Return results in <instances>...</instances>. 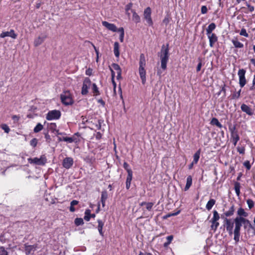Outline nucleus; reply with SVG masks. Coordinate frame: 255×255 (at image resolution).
Segmentation results:
<instances>
[{"label":"nucleus","mask_w":255,"mask_h":255,"mask_svg":"<svg viewBox=\"0 0 255 255\" xmlns=\"http://www.w3.org/2000/svg\"><path fill=\"white\" fill-rule=\"evenodd\" d=\"M243 224H244L245 228H246L248 226L251 229L254 228L251 224L250 221L248 219H246V218L244 219H241L240 221L235 224L234 240L235 241L236 244H237L240 241L241 236L240 231Z\"/></svg>","instance_id":"1"},{"label":"nucleus","mask_w":255,"mask_h":255,"mask_svg":"<svg viewBox=\"0 0 255 255\" xmlns=\"http://www.w3.org/2000/svg\"><path fill=\"white\" fill-rule=\"evenodd\" d=\"M161 60V67L163 70H165L167 67V63L169 60V44L163 45L160 52L158 53Z\"/></svg>","instance_id":"2"},{"label":"nucleus","mask_w":255,"mask_h":255,"mask_svg":"<svg viewBox=\"0 0 255 255\" xmlns=\"http://www.w3.org/2000/svg\"><path fill=\"white\" fill-rule=\"evenodd\" d=\"M28 162L31 164L37 165H44L47 162V159L44 155L40 156V158L34 157L33 158H29L27 159Z\"/></svg>","instance_id":"3"},{"label":"nucleus","mask_w":255,"mask_h":255,"mask_svg":"<svg viewBox=\"0 0 255 255\" xmlns=\"http://www.w3.org/2000/svg\"><path fill=\"white\" fill-rule=\"evenodd\" d=\"M62 103L65 105H71L73 103V100L69 91L63 92L60 96Z\"/></svg>","instance_id":"4"},{"label":"nucleus","mask_w":255,"mask_h":255,"mask_svg":"<svg viewBox=\"0 0 255 255\" xmlns=\"http://www.w3.org/2000/svg\"><path fill=\"white\" fill-rule=\"evenodd\" d=\"M61 114L60 111L54 110L50 111L46 114V119L48 121L58 120L61 117Z\"/></svg>","instance_id":"5"},{"label":"nucleus","mask_w":255,"mask_h":255,"mask_svg":"<svg viewBox=\"0 0 255 255\" xmlns=\"http://www.w3.org/2000/svg\"><path fill=\"white\" fill-rule=\"evenodd\" d=\"M237 214V216L234 219L235 224L240 221L241 219H244L249 216V214L242 207L238 209Z\"/></svg>","instance_id":"6"},{"label":"nucleus","mask_w":255,"mask_h":255,"mask_svg":"<svg viewBox=\"0 0 255 255\" xmlns=\"http://www.w3.org/2000/svg\"><path fill=\"white\" fill-rule=\"evenodd\" d=\"M91 81L89 78H85L84 80L81 90L82 95H86L88 93V90L91 85Z\"/></svg>","instance_id":"7"},{"label":"nucleus","mask_w":255,"mask_h":255,"mask_svg":"<svg viewBox=\"0 0 255 255\" xmlns=\"http://www.w3.org/2000/svg\"><path fill=\"white\" fill-rule=\"evenodd\" d=\"M246 72V71L244 69H240L238 72V75L239 78V85L241 88L244 87L247 83V81L245 78Z\"/></svg>","instance_id":"8"},{"label":"nucleus","mask_w":255,"mask_h":255,"mask_svg":"<svg viewBox=\"0 0 255 255\" xmlns=\"http://www.w3.org/2000/svg\"><path fill=\"white\" fill-rule=\"evenodd\" d=\"M151 10L149 7L146 8L144 10V18L146 20L147 24L149 26L153 24V22L151 17Z\"/></svg>","instance_id":"9"},{"label":"nucleus","mask_w":255,"mask_h":255,"mask_svg":"<svg viewBox=\"0 0 255 255\" xmlns=\"http://www.w3.org/2000/svg\"><path fill=\"white\" fill-rule=\"evenodd\" d=\"M102 25L107 28L109 30L112 32H117L118 30L117 27L113 23H110L106 21L102 22Z\"/></svg>","instance_id":"10"},{"label":"nucleus","mask_w":255,"mask_h":255,"mask_svg":"<svg viewBox=\"0 0 255 255\" xmlns=\"http://www.w3.org/2000/svg\"><path fill=\"white\" fill-rule=\"evenodd\" d=\"M235 212V206L234 205H232L229 210L225 212H224L223 214L221 215V217L223 219H225V218H227V217H231L233 216Z\"/></svg>","instance_id":"11"},{"label":"nucleus","mask_w":255,"mask_h":255,"mask_svg":"<svg viewBox=\"0 0 255 255\" xmlns=\"http://www.w3.org/2000/svg\"><path fill=\"white\" fill-rule=\"evenodd\" d=\"M9 36L13 39H16L17 34L14 32L13 29H11L9 31L2 32L0 34V37L4 38L5 37Z\"/></svg>","instance_id":"12"},{"label":"nucleus","mask_w":255,"mask_h":255,"mask_svg":"<svg viewBox=\"0 0 255 255\" xmlns=\"http://www.w3.org/2000/svg\"><path fill=\"white\" fill-rule=\"evenodd\" d=\"M209 40V45L211 47H213L216 42L218 41V37L216 34H207Z\"/></svg>","instance_id":"13"},{"label":"nucleus","mask_w":255,"mask_h":255,"mask_svg":"<svg viewBox=\"0 0 255 255\" xmlns=\"http://www.w3.org/2000/svg\"><path fill=\"white\" fill-rule=\"evenodd\" d=\"M73 164V159L71 157H66L63 161L62 165L66 169L70 168Z\"/></svg>","instance_id":"14"},{"label":"nucleus","mask_w":255,"mask_h":255,"mask_svg":"<svg viewBox=\"0 0 255 255\" xmlns=\"http://www.w3.org/2000/svg\"><path fill=\"white\" fill-rule=\"evenodd\" d=\"M46 38L47 35L46 34H41L39 35L38 37L35 39L34 41V45L35 47L40 45L44 42Z\"/></svg>","instance_id":"15"},{"label":"nucleus","mask_w":255,"mask_h":255,"mask_svg":"<svg viewBox=\"0 0 255 255\" xmlns=\"http://www.w3.org/2000/svg\"><path fill=\"white\" fill-rule=\"evenodd\" d=\"M224 223L226 229H233L235 224L234 220L233 221L231 219L225 218L224 219Z\"/></svg>","instance_id":"16"},{"label":"nucleus","mask_w":255,"mask_h":255,"mask_svg":"<svg viewBox=\"0 0 255 255\" xmlns=\"http://www.w3.org/2000/svg\"><path fill=\"white\" fill-rule=\"evenodd\" d=\"M241 110L246 113L247 115L249 116H252L253 115V112L252 109L248 105L243 104L241 107Z\"/></svg>","instance_id":"17"},{"label":"nucleus","mask_w":255,"mask_h":255,"mask_svg":"<svg viewBox=\"0 0 255 255\" xmlns=\"http://www.w3.org/2000/svg\"><path fill=\"white\" fill-rule=\"evenodd\" d=\"M139 74L142 84H144L146 82V71L144 67H139Z\"/></svg>","instance_id":"18"},{"label":"nucleus","mask_w":255,"mask_h":255,"mask_svg":"<svg viewBox=\"0 0 255 255\" xmlns=\"http://www.w3.org/2000/svg\"><path fill=\"white\" fill-rule=\"evenodd\" d=\"M112 66L114 70H115L116 71H117V79H119L121 78V74H122V70H121V69L120 66L118 64H116V63H113L112 65Z\"/></svg>","instance_id":"19"},{"label":"nucleus","mask_w":255,"mask_h":255,"mask_svg":"<svg viewBox=\"0 0 255 255\" xmlns=\"http://www.w3.org/2000/svg\"><path fill=\"white\" fill-rule=\"evenodd\" d=\"M97 222L98 223L97 228L99 232V234L101 236H103L104 232H103V228L104 225V222L100 219L98 220Z\"/></svg>","instance_id":"20"},{"label":"nucleus","mask_w":255,"mask_h":255,"mask_svg":"<svg viewBox=\"0 0 255 255\" xmlns=\"http://www.w3.org/2000/svg\"><path fill=\"white\" fill-rule=\"evenodd\" d=\"M216 25L214 23H210L206 28V34H213V31L216 28Z\"/></svg>","instance_id":"21"},{"label":"nucleus","mask_w":255,"mask_h":255,"mask_svg":"<svg viewBox=\"0 0 255 255\" xmlns=\"http://www.w3.org/2000/svg\"><path fill=\"white\" fill-rule=\"evenodd\" d=\"M120 45L118 42H115L114 45V53L115 56L117 58L119 57L120 51H119Z\"/></svg>","instance_id":"22"},{"label":"nucleus","mask_w":255,"mask_h":255,"mask_svg":"<svg viewBox=\"0 0 255 255\" xmlns=\"http://www.w3.org/2000/svg\"><path fill=\"white\" fill-rule=\"evenodd\" d=\"M139 67H145L146 65V60L144 55L142 53L140 55L139 58Z\"/></svg>","instance_id":"23"},{"label":"nucleus","mask_w":255,"mask_h":255,"mask_svg":"<svg viewBox=\"0 0 255 255\" xmlns=\"http://www.w3.org/2000/svg\"><path fill=\"white\" fill-rule=\"evenodd\" d=\"M35 251V248L33 246L26 245L25 247V252L26 255H29L31 254L32 252Z\"/></svg>","instance_id":"24"},{"label":"nucleus","mask_w":255,"mask_h":255,"mask_svg":"<svg viewBox=\"0 0 255 255\" xmlns=\"http://www.w3.org/2000/svg\"><path fill=\"white\" fill-rule=\"evenodd\" d=\"M192 183V178L191 176L189 175L187 178L186 184L184 188L185 191H187L191 187Z\"/></svg>","instance_id":"25"},{"label":"nucleus","mask_w":255,"mask_h":255,"mask_svg":"<svg viewBox=\"0 0 255 255\" xmlns=\"http://www.w3.org/2000/svg\"><path fill=\"white\" fill-rule=\"evenodd\" d=\"M215 203L216 201L215 199H210L206 205V209L209 211L212 208L213 206L215 205Z\"/></svg>","instance_id":"26"},{"label":"nucleus","mask_w":255,"mask_h":255,"mask_svg":"<svg viewBox=\"0 0 255 255\" xmlns=\"http://www.w3.org/2000/svg\"><path fill=\"white\" fill-rule=\"evenodd\" d=\"M132 12V20L135 23H138L140 21V18L137 13L134 10L131 9Z\"/></svg>","instance_id":"27"},{"label":"nucleus","mask_w":255,"mask_h":255,"mask_svg":"<svg viewBox=\"0 0 255 255\" xmlns=\"http://www.w3.org/2000/svg\"><path fill=\"white\" fill-rule=\"evenodd\" d=\"M231 136L234 146H236L238 141L240 140V136L238 133L234 134H232L231 135Z\"/></svg>","instance_id":"28"},{"label":"nucleus","mask_w":255,"mask_h":255,"mask_svg":"<svg viewBox=\"0 0 255 255\" xmlns=\"http://www.w3.org/2000/svg\"><path fill=\"white\" fill-rule=\"evenodd\" d=\"M232 42L234 46L236 48H241L244 47L243 44L238 41L237 39H232Z\"/></svg>","instance_id":"29"},{"label":"nucleus","mask_w":255,"mask_h":255,"mask_svg":"<svg viewBox=\"0 0 255 255\" xmlns=\"http://www.w3.org/2000/svg\"><path fill=\"white\" fill-rule=\"evenodd\" d=\"M132 178V174H128V176L126 180V188L128 189L130 187L131 181Z\"/></svg>","instance_id":"30"},{"label":"nucleus","mask_w":255,"mask_h":255,"mask_svg":"<svg viewBox=\"0 0 255 255\" xmlns=\"http://www.w3.org/2000/svg\"><path fill=\"white\" fill-rule=\"evenodd\" d=\"M211 124L212 125H216L217 127L219 128H222V124L219 122L218 120L216 118H214L212 119L211 121Z\"/></svg>","instance_id":"31"},{"label":"nucleus","mask_w":255,"mask_h":255,"mask_svg":"<svg viewBox=\"0 0 255 255\" xmlns=\"http://www.w3.org/2000/svg\"><path fill=\"white\" fill-rule=\"evenodd\" d=\"M240 188H241L240 183L239 182H236L234 184V189H235L236 193L238 196H239L240 195Z\"/></svg>","instance_id":"32"},{"label":"nucleus","mask_w":255,"mask_h":255,"mask_svg":"<svg viewBox=\"0 0 255 255\" xmlns=\"http://www.w3.org/2000/svg\"><path fill=\"white\" fill-rule=\"evenodd\" d=\"M200 149H199L198 151H197L195 154L193 155V163H195V164L197 163L199 158H200Z\"/></svg>","instance_id":"33"},{"label":"nucleus","mask_w":255,"mask_h":255,"mask_svg":"<svg viewBox=\"0 0 255 255\" xmlns=\"http://www.w3.org/2000/svg\"><path fill=\"white\" fill-rule=\"evenodd\" d=\"M92 89L93 90V92L94 93V96H97L100 95V92L98 90V88L97 87V86L95 83L92 84Z\"/></svg>","instance_id":"34"},{"label":"nucleus","mask_w":255,"mask_h":255,"mask_svg":"<svg viewBox=\"0 0 255 255\" xmlns=\"http://www.w3.org/2000/svg\"><path fill=\"white\" fill-rule=\"evenodd\" d=\"M43 128V125H42L40 123H38L37 124V125L35 127V128L33 129V131L35 133H37L41 131Z\"/></svg>","instance_id":"35"},{"label":"nucleus","mask_w":255,"mask_h":255,"mask_svg":"<svg viewBox=\"0 0 255 255\" xmlns=\"http://www.w3.org/2000/svg\"><path fill=\"white\" fill-rule=\"evenodd\" d=\"M211 222L212 223V225L211 226V228L212 230H214V232H215L219 226V223L218 222V221H215V222H213V221L211 220Z\"/></svg>","instance_id":"36"},{"label":"nucleus","mask_w":255,"mask_h":255,"mask_svg":"<svg viewBox=\"0 0 255 255\" xmlns=\"http://www.w3.org/2000/svg\"><path fill=\"white\" fill-rule=\"evenodd\" d=\"M220 219V216L218 213V212L216 210L213 211V217L212 218L211 220L213 221V222L218 221Z\"/></svg>","instance_id":"37"},{"label":"nucleus","mask_w":255,"mask_h":255,"mask_svg":"<svg viewBox=\"0 0 255 255\" xmlns=\"http://www.w3.org/2000/svg\"><path fill=\"white\" fill-rule=\"evenodd\" d=\"M91 216V211L89 209H87L85 211L84 219L87 221H89L90 220Z\"/></svg>","instance_id":"38"},{"label":"nucleus","mask_w":255,"mask_h":255,"mask_svg":"<svg viewBox=\"0 0 255 255\" xmlns=\"http://www.w3.org/2000/svg\"><path fill=\"white\" fill-rule=\"evenodd\" d=\"M123 166H124V168L127 170V171L128 172V174H129V172H130V174H132V171L131 169L130 168L129 165H128V164L127 162H125L124 163Z\"/></svg>","instance_id":"39"},{"label":"nucleus","mask_w":255,"mask_h":255,"mask_svg":"<svg viewBox=\"0 0 255 255\" xmlns=\"http://www.w3.org/2000/svg\"><path fill=\"white\" fill-rule=\"evenodd\" d=\"M74 223L76 226H78L83 225L84 221L82 218H77L75 219Z\"/></svg>","instance_id":"40"},{"label":"nucleus","mask_w":255,"mask_h":255,"mask_svg":"<svg viewBox=\"0 0 255 255\" xmlns=\"http://www.w3.org/2000/svg\"><path fill=\"white\" fill-rule=\"evenodd\" d=\"M229 129L231 132V135L238 133V131L236 130V127L235 126H230Z\"/></svg>","instance_id":"41"},{"label":"nucleus","mask_w":255,"mask_h":255,"mask_svg":"<svg viewBox=\"0 0 255 255\" xmlns=\"http://www.w3.org/2000/svg\"><path fill=\"white\" fill-rule=\"evenodd\" d=\"M62 139H63L64 141H66L68 143H72L75 140V139L72 137H63Z\"/></svg>","instance_id":"42"},{"label":"nucleus","mask_w":255,"mask_h":255,"mask_svg":"<svg viewBox=\"0 0 255 255\" xmlns=\"http://www.w3.org/2000/svg\"><path fill=\"white\" fill-rule=\"evenodd\" d=\"M108 197V192L106 190L102 191L101 193V199L107 200Z\"/></svg>","instance_id":"43"},{"label":"nucleus","mask_w":255,"mask_h":255,"mask_svg":"<svg viewBox=\"0 0 255 255\" xmlns=\"http://www.w3.org/2000/svg\"><path fill=\"white\" fill-rule=\"evenodd\" d=\"M0 127L4 131V132L7 133H8L9 132V131H10L9 128L6 124H2L0 126Z\"/></svg>","instance_id":"44"},{"label":"nucleus","mask_w":255,"mask_h":255,"mask_svg":"<svg viewBox=\"0 0 255 255\" xmlns=\"http://www.w3.org/2000/svg\"><path fill=\"white\" fill-rule=\"evenodd\" d=\"M247 203L250 209H251L254 207V202L253 200L249 199L247 200Z\"/></svg>","instance_id":"45"},{"label":"nucleus","mask_w":255,"mask_h":255,"mask_svg":"<svg viewBox=\"0 0 255 255\" xmlns=\"http://www.w3.org/2000/svg\"><path fill=\"white\" fill-rule=\"evenodd\" d=\"M38 142V140L36 138H32L30 141V144L33 147L36 146Z\"/></svg>","instance_id":"46"},{"label":"nucleus","mask_w":255,"mask_h":255,"mask_svg":"<svg viewBox=\"0 0 255 255\" xmlns=\"http://www.w3.org/2000/svg\"><path fill=\"white\" fill-rule=\"evenodd\" d=\"M0 255H8V252L3 247L0 246Z\"/></svg>","instance_id":"47"},{"label":"nucleus","mask_w":255,"mask_h":255,"mask_svg":"<svg viewBox=\"0 0 255 255\" xmlns=\"http://www.w3.org/2000/svg\"><path fill=\"white\" fill-rule=\"evenodd\" d=\"M153 206V203L152 202H147L145 205V208L148 211H150Z\"/></svg>","instance_id":"48"},{"label":"nucleus","mask_w":255,"mask_h":255,"mask_svg":"<svg viewBox=\"0 0 255 255\" xmlns=\"http://www.w3.org/2000/svg\"><path fill=\"white\" fill-rule=\"evenodd\" d=\"M237 150L238 152H239L240 154H244L245 152V148L243 146H238L237 147Z\"/></svg>","instance_id":"49"},{"label":"nucleus","mask_w":255,"mask_h":255,"mask_svg":"<svg viewBox=\"0 0 255 255\" xmlns=\"http://www.w3.org/2000/svg\"><path fill=\"white\" fill-rule=\"evenodd\" d=\"M169 21H170V18L167 15L164 17V18L163 19V20L162 21V23H163V24H165V26H167L168 25V24L169 23Z\"/></svg>","instance_id":"50"},{"label":"nucleus","mask_w":255,"mask_h":255,"mask_svg":"<svg viewBox=\"0 0 255 255\" xmlns=\"http://www.w3.org/2000/svg\"><path fill=\"white\" fill-rule=\"evenodd\" d=\"M241 89H240L238 92L236 93H234L232 96L233 99H238L240 97L241 95Z\"/></svg>","instance_id":"51"},{"label":"nucleus","mask_w":255,"mask_h":255,"mask_svg":"<svg viewBox=\"0 0 255 255\" xmlns=\"http://www.w3.org/2000/svg\"><path fill=\"white\" fill-rule=\"evenodd\" d=\"M166 239L167 240V242L164 243V246H167L168 245H169L171 243V242L173 240V236H167V238H166Z\"/></svg>","instance_id":"52"},{"label":"nucleus","mask_w":255,"mask_h":255,"mask_svg":"<svg viewBox=\"0 0 255 255\" xmlns=\"http://www.w3.org/2000/svg\"><path fill=\"white\" fill-rule=\"evenodd\" d=\"M244 165L247 168L248 170H250L251 167L250 162L249 160H246L244 163Z\"/></svg>","instance_id":"53"},{"label":"nucleus","mask_w":255,"mask_h":255,"mask_svg":"<svg viewBox=\"0 0 255 255\" xmlns=\"http://www.w3.org/2000/svg\"><path fill=\"white\" fill-rule=\"evenodd\" d=\"M49 128L50 129L56 131L57 126L55 123H51L49 124Z\"/></svg>","instance_id":"54"},{"label":"nucleus","mask_w":255,"mask_h":255,"mask_svg":"<svg viewBox=\"0 0 255 255\" xmlns=\"http://www.w3.org/2000/svg\"><path fill=\"white\" fill-rule=\"evenodd\" d=\"M240 35L244 36L246 37H248L249 36V34L247 32L246 30L244 28L241 29L240 32Z\"/></svg>","instance_id":"55"},{"label":"nucleus","mask_w":255,"mask_h":255,"mask_svg":"<svg viewBox=\"0 0 255 255\" xmlns=\"http://www.w3.org/2000/svg\"><path fill=\"white\" fill-rule=\"evenodd\" d=\"M208 9L205 5H203L201 7V13L202 14H205L207 12Z\"/></svg>","instance_id":"56"},{"label":"nucleus","mask_w":255,"mask_h":255,"mask_svg":"<svg viewBox=\"0 0 255 255\" xmlns=\"http://www.w3.org/2000/svg\"><path fill=\"white\" fill-rule=\"evenodd\" d=\"M20 117L16 115H13L12 116V119L13 120L14 123H17L18 122Z\"/></svg>","instance_id":"57"},{"label":"nucleus","mask_w":255,"mask_h":255,"mask_svg":"<svg viewBox=\"0 0 255 255\" xmlns=\"http://www.w3.org/2000/svg\"><path fill=\"white\" fill-rule=\"evenodd\" d=\"M44 135H45V138L46 139V141L48 143H49L51 141V137H50V135H49L48 133H45Z\"/></svg>","instance_id":"58"},{"label":"nucleus","mask_w":255,"mask_h":255,"mask_svg":"<svg viewBox=\"0 0 255 255\" xmlns=\"http://www.w3.org/2000/svg\"><path fill=\"white\" fill-rule=\"evenodd\" d=\"M132 5V4L131 3H129L126 6L125 9H126V12L128 11L129 10L131 9Z\"/></svg>","instance_id":"59"},{"label":"nucleus","mask_w":255,"mask_h":255,"mask_svg":"<svg viewBox=\"0 0 255 255\" xmlns=\"http://www.w3.org/2000/svg\"><path fill=\"white\" fill-rule=\"evenodd\" d=\"M92 46L96 53V54H97V59H96V61L97 62H98V59H99V50L97 49V48L96 47V46L93 44H92Z\"/></svg>","instance_id":"60"},{"label":"nucleus","mask_w":255,"mask_h":255,"mask_svg":"<svg viewBox=\"0 0 255 255\" xmlns=\"http://www.w3.org/2000/svg\"><path fill=\"white\" fill-rule=\"evenodd\" d=\"M111 73H112V79L113 83L115 86L116 85V83H115V82L114 80V77L115 76V72L113 71V70L112 69H111Z\"/></svg>","instance_id":"61"},{"label":"nucleus","mask_w":255,"mask_h":255,"mask_svg":"<svg viewBox=\"0 0 255 255\" xmlns=\"http://www.w3.org/2000/svg\"><path fill=\"white\" fill-rule=\"evenodd\" d=\"M92 74V69L89 68L86 71V74L88 76H91Z\"/></svg>","instance_id":"62"},{"label":"nucleus","mask_w":255,"mask_h":255,"mask_svg":"<svg viewBox=\"0 0 255 255\" xmlns=\"http://www.w3.org/2000/svg\"><path fill=\"white\" fill-rule=\"evenodd\" d=\"M202 66V62L200 61L197 66V68H196L197 72H199L201 70Z\"/></svg>","instance_id":"63"},{"label":"nucleus","mask_w":255,"mask_h":255,"mask_svg":"<svg viewBox=\"0 0 255 255\" xmlns=\"http://www.w3.org/2000/svg\"><path fill=\"white\" fill-rule=\"evenodd\" d=\"M254 89H255V75L254 76V79L253 80V86L250 88V90H253Z\"/></svg>","instance_id":"64"}]
</instances>
